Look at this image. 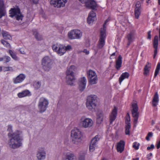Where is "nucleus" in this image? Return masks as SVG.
<instances>
[{"label": "nucleus", "instance_id": "bf43d9fd", "mask_svg": "<svg viewBox=\"0 0 160 160\" xmlns=\"http://www.w3.org/2000/svg\"><path fill=\"white\" fill-rule=\"evenodd\" d=\"M78 160H84V158L83 157H81L79 158Z\"/></svg>", "mask_w": 160, "mask_h": 160}, {"label": "nucleus", "instance_id": "4be33fe9", "mask_svg": "<svg viewBox=\"0 0 160 160\" xmlns=\"http://www.w3.org/2000/svg\"><path fill=\"white\" fill-rule=\"evenodd\" d=\"M96 14L93 11H91L89 14L87 18V22L90 24L92 23L96 19Z\"/></svg>", "mask_w": 160, "mask_h": 160}, {"label": "nucleus", "instance_id": "cd10ccee", "mask_svg": "<svg viewBox=\"0 0 160 160\" xmlns=\"http://www.w3.org/2000/svg\"><path fill=\"white\" fill-rule=\"evenodd\" d=\"M158 92H156L153 97L152 104V106L154 107L157 106L158 104Z\"/></svg>", "mask_w": 160, "mask_h": 160}, {"label": "nucleus", "instance_id": "aec40b11", "mask_svg": "<svg viewBox=\"0 0 160 160\" xmlns=\"http://www.w3.org/2000/svg\"><path fill=\"white\" fill-rule=\"evenodd\" d=\"M141 5L139 1L137 2L136 4V8L135 9L134 14L135 18L138 19L141 12Z\"/></svg>", "mask_w": 160, "mask_h": 160}, {"label": "nucleus", "instance_id": "f704fd0d", "mask_svg": "<svg viewBox=\"0 0 160 160\" xmlns=\"http://www.w3.org/2000/svg\"><path fill=\"white\" fill-rule=\"evenodd\" d=\"M63 160H75V158L73 154L69 153L67 154Z\"/></svg>", "mask_w": 160, "mask_h": 160}, {"label": "nucleus", "instance_id": "e433bc0d", "mask_svg": "<svg viewBox=\"0 0 160 160\" xmlns=\"http://www.w3.org/2000/svg\"><path fill=\"white\" fill-rule=\"evenodd\" d=\"M75 39H79L82 36V33L81 31L78 30H75Z\"/></svg>", "mask_w": 160, "mask_h": 160}, {"label": "nucleus", "instance_id": "1a4fd4ad", "mask_svg": "<svg viewBox=\"0 0 160 160\" xmlns=\"http://www.w3.org/2000/svg\"><path fill=\"white\" fill-rule=\"evenodd\" d=\"M10 16L13 17L14 16L18 20H22L23 17L21 13L20 9L18 8H12L9 10Z\"/></svg>", "mask_w": 160, "mask_h": 160}, {"label": "nucleus", "instance_id": "bb28decb", "mask_svg": "<svg viewBox=\"0 0 160 160\" xmlns=\"http://www.w3.org/2000/svg\"><path fill=\"white\" fill-rule=\"evenodd\" d=\"M135 32L132 31L127 35L128 42H132L135 38Z\"/></svg>", "mask_w": 160, "mask_h": 160}, {"label": "nucleus", "instance_id": "052dcab7", "mask_svg": "<svg viewBox=\"0 0 160 160\" xmlns=\"http://www.w3.org/2000/svg\"><path fill=\"white\" fill-rule=\"evenodd\" d=\"M4 60V57H0V62Z\"/></svg>", "mask_w": 160, "mask_h": 160}, {"label": "nucleus", "instance_id": "774afa93", "mask_svg": "<svg viewBox=\"0 0 160 160\" xmlns=\"http://www.w3.org/2000/svg\"><path fill=\"white\" fill-rule=\"evenodd\" d=\"M102 160H107V159L106 158H102Z\"/></svg>", "mask_w": 160, "mask_h": 160}, {"label": "nucleus", "instance_id": "c85d7f7f", "mask_svg": "<svg viewBox=\"0 0 160 160\" xmlns=\"http://www.w3.org/2000/svg\"><path fill=\"white\" fill-rule=\"evenodd\" d=\"M129 76V73L128 72L122 73L119 79V81L120 84L122 82L125 78H127Z\"/></svg>", "mask_w": 160, "mask_h": 160}, {"label": "nucleus", "instance_id": "c756f323", "mask_svg": "<svg viewBox=\"0 0 160 160\" xmlns=\"http://www.w3.org/2000/svg\"><path fill=\"white\" fill-rule=\"evenodd\" d=\"M32 32L33 34L34 35L35 38L38 40H41L42 39V36L39 34L37 32L36 29L33 30Z\"/></svg>", "mask_w": 160, "mask_h": 160}, {"label": "nucleus", "instance_id": "f3484780", "mask_svg": "<svg viewBox=\"0 0 160 160\" xmlns=\"http://www.w3.org/2000/svg\"><path fill=\"white\" fill-rule=\"evenodd\" d=\"M26 77V76L25 74L21 73L13 79V82L15 84L21 83L24 80Z\"/></svg>", "mask_w": 160, "mask_h": 160}, {"label": "nucleus", "instance_id": "de8ad7c7", "mask_svg": "<svg viewBox=\"0 0 160 160\" xmlns=\"http://www.w3.org/2000/svg\"><path fill=\"white\" fill-rule=\"evenodd\" d=\"M72 47L70 45H68L66 47L65 46L64 49H65V52L67 50H70L72 49Z\"/></svg>", "mask_w": 160, "mask_h": 160}, {"label": "nucleus", "instance_id": "69168bd1", "mask_svg": "<svg viewBox=\"0 0 160 160\" xmlns=\"http://www.w3.org/2000/svg\"><path fill=\"white\" fill-rule=\"evenodd\" d=\"M2 70V67H0V72H1Z\"/></svg>", "mask_w": 160, "mask_h": 160}, {"label": "nucleus", "instance_id": "8fccbe9b", "mask_svg": "<svg viewBox=\"0 0 160 160\" xmlns=\"http://www.w3.org/2000/svg\"><path fill=\"white\" fill-rule=\"evenodd\" d=\"M154 148V145L153 144H152L151 145L150 147H148L147 148V149L148 150H150L151 149H152Z\"/></svg>", "mask_w": 160, "mask_h": 160}, {"label": "nucleus", "instance_id": "412c9836", "mask_svg": "<svg viewBox=\"0 0 160 160\" xmlns=\"http://www.w3.org/2000/svg\"><path fill=\"white\" fill-rule=\"evenodd\" d=\"M158 36L156 35L154 37V40L153 41V47L154 48V54L153 55V58H154L157 55L158 52Z\"/></svg>", "mask_w": 160, "mask_h": 160}, {"label": "nucleus", "instance_id": "603ef678", "mask_svg": "<svg viewBox=\"0 0 160 160\" xmlns=\"http://www.w3.org/2000/svg\"><path fill=\"white\" fill-rule=\"evenodd\" d=\"M4 3L3 0H0V7H4Z\"/></svg>", "mask_w": 160, "mask_h": 160}, {"label": "nucleus", "instance_id": "2f4dec72", "mask_svg": "<svg viewBox=\"0 0 160 160\" xmlns=\"http://www.w3.org/2000/svg\"><path fill=\"white\" fill-rule=\"evenodd\" d=\"M88 79L89 83L91 85L96 84L97 83L98 81V78L97 76Z\"/></svg>", "mask_w": 160, "mask_h": 160}, {"label": "nucleus", "instance_id": "dca6fc26", "mask_svg": "<svg viewBox=\"0 0 160 160\" xmlns=\"http://www.w3.org/2000/svg\"><path fill=\"white\" fill-rule=\"evenodd\" d=\"M130 119L129 114L128 113H127L125 118V134L126 135L130 134L129 129L131 128V124L130 123Z\"/></svg>", "mask_w": 160, "mask_h": 160}, {"label": "nucleus", "instance_id": "b1692460", "mask_svg": "<svg viewBox=\"0 0 160 160\" xmlns=\"http://www.w3.org/2000/svg\"><path fill=\"white\" fill-rule=\"evenodd\" d=\"M122 58L121 55L119 56L118 58L116 60L115 67L118 70H119L122 67Z\"/></svg>", "mask_w": 160, "mask_h": 160}, {"label": "nucleus", "instance_id": "6ab92c4d", "mask_svg": "<svg viewBox=\"0 0 160 160\" xmlns=\"http://www.w3.org/2000/svg\"><path fill=\"white\" fill-rule=\"evenodd\" d=\"M86 82V79L85 77L81 78L80 79L79 88L81 91H82L85 89Z\"/></svg>", "mask_w": 160, "mask_h": 160}, {"label": "nucleus", "instance_id": "ddd939ff", "mask_svg": "<svg viewBox=\"0 0 160 160\" xmlns=\"http://www.w3.org/2000/svg\"><path fill=\"white\" fill-rule=\"evenodd\" d=\"M83 3L85 4L86 7L90 8L92 9H95L97 7V4L94 0H78Z\"/></svg>", "mask_w": 160, "mask_h": 160}, {"label": "nucleus", "instance_id": "c03bdc74", "mask_svg": "<svg viewBox=\"0 0 160 160\" xmlns=\"http://www.w3.org/2000/svg\"><path fill=\"white\" fill-rule=\"evenodd\" d=\"M140 145V144L136 142H134L133 143L132 147L136 150H138L139 148V147Z\"/></svg>", "mask_w": 160, "mask_h": 160}, {"label": "nucleus", "instance_id": "37998d69", "mask_svg": "<svg viewBox=\"0 0 160 160\" xmlns=\"http://www.w3.org/2000/svg\"><path fill=\"white\" fill-rule=\"evenodd\" d=\"M3 70L4 72H6V71H13V69H12V67H4L3 68Z\"/></svg>", "mask_w": 160, "mask_h": 160}, {"label": "nucleus", "instance_id": "c9c22d12", "mask_svg": "<svg viewBox=\"0 0 160 160\" xmlns=\"http://www.w3.org/2000/svg\"><path fill=\"white\" fill-rule=\"evenodd\" d=\"M88 78L89 79L91 78H93L95 76H97L96 72L91 70H89L88 72Z\"/></svg>", "mask_w": 160, "mask_h": 160}, {"label": "nucleus", "instance_id": "49530a36", "mask_svg": "<svg viewBox=\"0 0 160 160\" xmlns=\"http://www.w3.org/2000/svg\"><path fill=\"white\" fill-rule=\"evenodd\" d=\"M4 61L5 62H8L11 60V58L8 56H4Z\"/></svg>", "mask_w": 160, "mask_h": 160}, {"label": "nucleus", "instance_id": "a18cd8bd", "mask_svg": "<svg viewBox=\"0 0 160 160\" xmlns=\"http://www.w3.org/2000/svg\"><path fill=\"white\" fill-rule=\"evenodd\" d=\"M153 136V133L152 132H149L147 134L146 137V139L148 141L150 140V138L152 137Z\"/></svg>", "mask_w": 160, "mask_h": 160}, {"label": "nucleus", "instance_id": "9b49d317", "mask_svg": "<svg viewBox=\"0 0 160 160\" xmlns=\"http://www.w3.org/2000/svg\"><path fill=\"white\" fill-rule=\"evenodd\" d=\"M47 153L44 148L42 147L38 149L36 153V157L38 160H45Z\"/></svg>", "mask_w": 160, "mask_h": 160}, {"label": "nucleus", "instance_id": "58836bf2", "mask_svg": "<svg viewBox=\"0 0 160 160\" xmlns=\"http://www.w3.org/2000/svg\"><path fill=\"white\" fill-rule=\"evenodd\" d=\"M160 70V62H158V63L157 66H156V68L155 69L154 74V78H155L157 76Z\"/></svg>", "mask_w": 160, "mask_h": 160}, {"label": "nucleus", "instance_id": "3c124183", "mask_svg": "<svg viewBox=\"0 0 160 160\" xmlns=\"http://www.w3.org/2000/svg\"><path fill=\"white\" fill-rule=\"evenodd\" d=\"M115 55H116V53L115 52H113L112 54L111 55L110 57V58L111 59H112L115 58Z\"/></svg>", "mask_w": 160, "mask_h": 160}, {"label": "nucleus", "instance_id": "393cba45", "mask_svg": "<svg viewBox=\"0 0 160 160\" xmlns=\"http://www.w3.org/2000/svg\"><path fill=\"white\" fill-rule=\"evenodd\" d=\"M31 95L30 92L28 90H25L18 94V96L19 98H22L26 96H30Z\"/></svg>", "mask_w": 160, "mask_h": 160}, {"label": "nucleus", "instance_id": "864d4df0", "mask_svg": "<svg viewBox=\"0 0 160 160\" xmlns=\"http://www.w3.org/2000/svg\"><path fill=\"white\" fill-rule=\"evenodd\" d=\"M83 52L85 53V54L87 55H88L89 53V51L87 49H85L83 50Z\"/></svg>", "mask_w": 160, "mask_h": 160}, {"label": "nucleus", "instance_id": "4c0bfd02", "mask_svg": "<svg viewBox=\"0 0 160 160\" xmlns=\"http://www.w3.org/2000/svg\"><path fill=\"white\" fill-rule=\"evenodd\" d=\"M75 30H73L68 32V38L70 39H75Z\"/></svg>", "mask_w": 160, "mask_h": 160}, {"label": "nucleus", "instance_id": "72a5a7b5", "mask_svg": "<svg viewBox=\"0 0 160 160\" xmlns=\"http://www.w3.org/2000/svg\"><path fill=\"white\" fill-rule=\"evenodd\" d=\"M103 115L100 113L97 115V122L98 124L101 123L103 121Z\"/></svg>", "mask_w": 160, "mask_h": 160}, {"label": "nucleus", "instance_id": "13d9d810", "mask_svg": "<svg viewBox=\"0 0 160 160\" xmlns=\"http://www.w3.org/2000/svg\"><path fill=\"white\" fill-rule=\"evenodd\" d=\"M30 1H32L35 4L37 3L38 1V0H30Z\"/></svg>", "mask_w": 160, "mask_h": 160}, {"label": "nucleus", "instance_id": "7c9ffc66", "mask_svg": "<svg viewBox=\"0 0 160 160\" xmlns=\"http://www.w3.org/2000/svg\"><path fill=\"white\" fill-rule=\"evenodd\" d=\"M7 52L9 53L10 56L14 60L16 61L18 60L19 58L17 56L16 52H14L11 50H8Z\"/></svg>", "mask_w": 160, "mask_h": 160}, {"label": "nucleus", "instance_id": "a19ab883", "mask_svg": "<svg viewBox=\"0 0 160 160\" xmlns=\"http://www.w3.org/2000/svg\"><path fill=\"white\" fill-rule=\"evenodd\" d=\"M1 42L4 45V46L8 48H11V47L10 44L8 42L4 40H1Z\"/></svg>", "mask_w": 160, "mask_h": 160}, {"label": "nucleus", "instance_id": "473e14b6", "mask_svg": "<svg viewBox=\"0 0 160 160\" xmlns=\"http://www.w3.org/2000/svg\"><path fill=\"white\" fill-rule=\"evenodd\" d=\"M2 34L3 38L5 39L11 40L12 39V37L11 35L8 33V32L5 31H3L2 32Z\"/></svg>", "mask_w": 160, "mask_h": 160}, {"label": "nucleus", "instance_id": "f257e3e1", "mask_svg": "<svg viewBox=\"0 0 160 160\" xmlns=\"http://www.w3.org/2000/svg\"><path fill=\"white\" fill-rule=\"evenodd\" d=\"M12 129V125L8 126L7 130L9 132L8 135L10 138L8 141V144L10 148L16 149L19 148L22 145V138L21 136L22 132L17 130L13 133H11Z\"/></svg>", "mask_w": 160, "mask_h": 160}, {"label": "nucleus", "instance_id": "6e6552de", "mask_svg": "<svg viewBox=\"0 0 160 160\" xmlns=\"http://www.w3.org/2000/svg\"><path fill=\"white\" fill-rule=\"evenodd\" d=\"M80 124L81 126L83 128H90L92 126L93 122L91 119L87 118L85 116H83L80 118Z\"/></svg>", "mask_w": 160, "mask_h": 160}, {"label": "nucleus", "instance_id": "a878e982", "mask_svg": "<svg viewBox=\"0 0 160 160\" xmlns=\"http://www.w3.org/2000/svg\"><path fill=\"white\" fill-rule=\"evenodd\" d=\"M151 65L148 62H147L144 68L143 74L147 76L149 74V71L151 68Z\"/></svg>", "mask_w": 160, "mask_h": 160}, {"label": "nucleus", "instance_id": "20e7f679", "mask_svg": "<svg viewBox=\"0 0 160 160\" xmlns=\"http://www.w3.org/2000/svg\"><path fill=\"white\" fill-rule=\"evenodd\" d=\"M71 136L73 143L76 145L80 144L82 140V132L77 128H74L71 131Z\"/></svg>", "mask_w": 160, "mask_h": 160}, {"label": "nucleus", "instance_id": "5fc2aeb1", "mask_svg": "<svg viewBox=\"0 0 160 160\" xmlns=\"http://www.w3.org/2000/svg\"><path fill=\"white\" fill-rule=\"evenodd\" d=\"M152 153H150L149 154H148L147 156V158L148 160H150L151 159V158L150 157H151L152 156Z\"/></svg>", "mask_w": 160, "mask_h": 160}, {"label": "nucleus", "instance_id": "423d86ee", "mask_svg": "<svg viewBox=\"0 0 160 160\" xmlns=\"http://www.w3.org/2000/svg\"><path fill=\"white\" fill-rule=\"evenodd\" d=\"M49 104L48 100L44 98H40L38 104V108L40 113L45 112L48 108Z\"/></svg>", "mask_w": 160, "mask_h": 160}, {"label": "nucleus", "instance_id": "0e129e2a", "mask_svg": "<svg viewBox=\"0 0 160 160\" xmlns=\"http://www.w3.org/2000/svg\"><path fill=\"white\" fill-rule=\"evenodd\" d=\"M150 0H146V2H147V3H148L147 5H148V3H149V2L150 1Z\"/></svg>", "mask_w": 160, "mask_h": 160}, {"label": "nucleus", "instance_id": "680f3d73", "mask_svg": "<svg viewBox=\"0 0 160 160\" xmlns=\"http://www.w3.org/2000/svg\"><path fill=\"white\" fill-rule=\"evenodd\" d=\"M139 158H133V160H139Z\"/></svg>", "mask_w": 160, "mask_h": 160}, {"label": "nucleus", "instance_id": "f03ea898", "mask_svg": "<svg viewBox=\"0 0 160 160\" xmlns=\"http://www.w3.org/2000/svg\"><path fill=\"white\" fill-rule=\"evenodd\" d=\"M76 68L74 65H71L67 68L66 71V80L67 83L70 85L73 84L75 80L74 72Z\"/></svg>", "mask_w": 160, "mask_h": 160}, {"label": "nucleus", "instance_id": "5701e85b", "mask_svg": "<svg viewBox=\"0 0 160 160\" xmlns=\"http://www.w3.org/2000/svg\"><path fill=\"white\" fill-rule=\"evenodd\" d=\"M125 143L123 140H120L117 143V150L118 152L122 153L124 150Z\"/></svg>", "mask_w": 160, "mask_h": 160}, {"label": "nucleus", "instance_id": "4468645a", "mask_svg": "<svg viewBox=\"0 0 160 160\" xmlns=\"http://www.w3.org/2000/svg\"><path fill=\"white\" fill-rule=\"evenodd\" d=\"M100 138V135H97L92 139L89 146V150L90 152H93L94 151L97 147V143L99 140Z\"/></svg>", "mask_w": 160, "mask_h": 160}, {"label": "nucleus", "instance_id": "ea45409f", "mask_svg": "<svg viewBox=\"0 0 160 160\" xmlns=\"http://www.w3.org/2000/svg\"><path fill=\"white\" fill-rule=\"evenodd\" d=\"M6 11L4 7H0V18L5 15Z\"/></svg>", "mask_w": 160, "mask_h": 160}, {"label": "nucleus", "instance_id": "e2e57ef3", "mask_svg": "<svg viewBox=\"0 0 160 160\" xmlns=\"http://www.w3.org/2000/svg\"><path fill=\"white\" fill-rule=\"evenodd\" d=\"M128 42L127 43V45L128 46H129L130 45V44L131 43V42Z\"/></svg>", "mask_w": 160, "mask_h": 160}, {"label": "nucleus", "instance_id": "6e6d98bb", "mask_svg": "<svg viewBox=\"0 0 160 160\" xmlns=\"http://www.w3.org/2000/svg\"><path fill=\"white\" fill-rule=\"evenodd\" d=\"M20 53L22 54H26V53L24 52L23 49L22 48L20 49Z\"/></svg>", "mask_w": 160, "mask_h": 160}, {"label": "nucleus", "instance_id": "39448f33", "mask_svg": "<svg viewBox=\"0 0 160 160\" xmlns=\"http://www.w3.org/2000/svg\"><path fill=\"white\" fill-rule=\"evenodd\" d=\"M109 21V19L106 20L103 25V28L101 29L100 38L97 46L98 49L102 48L105 45L106 38V25Z\"/></svg>", "mask_w": 160, "mask_h": 160}, {"label": "nucleus", "instance_id": "a211bd4d", "mask_svg": "<svg viewBox=\"0 0 160 160\" xmlns=\"http://www.w3.org/2000/svg\"><path fill=\"white\" fill-rule=\"evenodd\" d=\"M117 110L116 107H114L112 112L109 115L110 124H111L112 122L115 120L117 116Z\"/></svg>", "mask_w": 160, "mask_h": 160}, {"label": "nucleus", "instance_id": "4d7b16f0", "mask_svg": "<svg viewBox=\"0 0 160 160\" xmlns=\"http://www.w3.org/2000/svg\"><path fill=\"white\" fill-rule=\"evenodd\" d=\"M157 148L158 149H159L160 148V140L158 142L157 144Z\"/></svg>", "mask_w": 160, "mask_h": 160}, {"label": "nucleus", "instance_id": "0eeeda50", "mask_svg": "<svg viewBox=\"0 0 160 160\" xmlns=\"http://www.w3.org/2000/svg\"><path fill=\"white\" fill-rule=\"evenodd\" d=\"M52 60L48 56H46L42 59V65L45 71H49L52 68Z\"/></svg>", "mask_w": 160, "mask_h": 160}, {"label": "nucleus", "instance_id": "f8f14e48", "mask_svg": "<svg viewBox=\"0 0 160 160\" xmlns=\"http://www.w3.org/2000/svg\"><path fill=\"white\" fill-rule=\"evenodd\" d=\"M132 113L133 117L134 118V123L135 125H136L138 122V119L139 116V113L138 112V108L137 104L134 103L132 105Z\"/></svg>", "mask_w": 160, "mask_h": 160}, {"label": "nucleus", "instance_id": "338daca9", "mask_svg": "<svg viewBox=\"0 0 160 160\" xmlns=\"http://www.w3.org/2000/svg\"><path fill=\"white\" fill-rule=\"evenodd\" d=\"M158 4L159 5H160V0H158Z\"/></svg>", "mask_w": 160, "mask_h": 160}, {"label": "nucleus", "instance_id": "79ce46f5", "mask_svg": "<svg viewBox=\"0 0 160 160\" xmlns=\"http://www.w3.org/2000/svg\"><path fill=\"white\" fill-rule=\"evenodd\" d=\"M41 85V82L38 81L35 82L33 84V86L36 89H38L39 88Z\"/></svg>", "mask_w": 160, "mask_h": 160}, {"label": "nucleus", "instance_id": "09e8293b", "mask_svg": "<svg viewBox=\"0 0 160 160\" xmlns=\"http://www.w3.org/2000/svg\"><path fill=\"white\" fill-rule=\"evenodd\" d=\"M151 31H149L148 32V36L147 38L148 39H151Z\"/></svg>", "mask_w": 160, "mask_h": 160}, {"label": "nucleus", "instance_id": "2eb2a0df", "mask_svg": "<svg viewBox=\"0 0 160 160\" xmlns=\"http://www.w3.org/2000/svg\"><path fill=\"white\" fill-rule=\"evenodd\" d=\"M67 2V0H51L50 3L54 7L59 8L64 7Z\"/></svg>", "mask_w": 160, "mask_h": 160}, {"label": "nucleus", "instance_id": "9d476101", "mask_svg": "<svg viewBox=\"0 0 160 160\" xmlns=\"http://www.w3.org/2000/svg\"><path fill=\"white\" fill-rule=\"evenodd\" d=\"M64 47V45L59 43H56L52 46V48L53 51L56 52L60 56L62 55L65 53Z\"/></svg>", "mask_w": 160, "mask_h": 160}, {"label": "nucleus", "instance_id": "7ed1b4c3", "mask_svg": "<svg viewBox=\"0 0 160 160\" xmlns=\"http://www.w3.org/2000/svg\"><path fill=\"white\" fill-rule=\"evenodd\" d=\"M97 103V98L96 95H91L88 97L86 105L90 111L95 112Z\"/></svg>", "mask_w": 160, "mask_h": 160}]
</instances>
